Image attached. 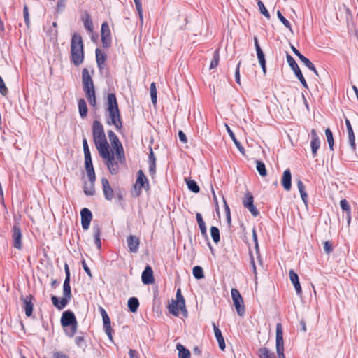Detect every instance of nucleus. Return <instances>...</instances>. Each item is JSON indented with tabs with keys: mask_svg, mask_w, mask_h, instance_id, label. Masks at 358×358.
<instances>
[{
	"mask_svg": "<svg viewBox=\"0 0 358 358\" xmlns=\"http://www.w3.org/2000/svg\"><path fill=\"white\" fill-rule=\"evenodd\" d=\"M231 297L234 302V305L236 310V312L239 316H243L245 313V306L243 305V298L239 292V291L236 289H231Z\"/></svg>",
	"mask_w": 358,
	"mask_h": 358,
	"instance_id": "1a4fd4ad",
	"label": "nucleus"
},
{
	"mask_svg": "<svg viewBox=\"0 0 358 358\" xmlns=\"http://www.w3.org/2000/svg\"><path fill=\"white\" fill-rule=\"evenodd\" d=\"M277 16L279 20L284 24L286 28L292 30V25L290 22L282 15L280 10L277 11Z\"/></svg>",
	"mask_w": 358,
	"mask_h": 358,
	"instance_id": "de8ad7c7",
	"label": "nucleus"
},
{
	"mask_svg": "<svg viewBox=\"0 0 358 358\" xmlns=\"http://www.w3.org/2000/svg\"><path fill=\"white\" fill-rule=\"evenodd\" d=\"M22 231L17 224H15L12 228V240H13V246L15 249L19 250L22 248Z\"/></svg>",
	"mask_w": 358,
	"mask_h": 358,
	"instance_id": "ddd939ff",
	"label": "nucleus"
},
{
	"mask_svg": "<svg viewBox=\"0 0 358 358\" xmlns=\"http://www.w3.org/2000/svg\"><path fill=\"white\" fill-rule=\"evenodd\" d=\"M84 57L83 38L79 34L74 33L71 41V61L78 66L83 62Z\"/></svg>",
	"mask_w": 358,
	"mask_h": 358,
	"instance_id": "39448f33",
	"label": "nucleus"
},
{
	"mask_svg": "<svg viewBox=\"0 0 358 358\" xmlns=\"http://www.w3.org/2000/svg\"><path fill=\"white\" fill-rule=\"evenodd\" d=\"M106 113L108 114L109 118L106 120L108 125H114L117 130L122 127V121L116 95L114 93H109L107 96V108Z\"/></svg>",
	"mask_w": 358,
	"mask_h": 358,
	"instance_id": "f257e3e1",
	"label": "nucleus"
},
{
	"mask_svg": "<svg viewBox=\"0 0 358 358\" xmlns=\"http://www.w3.org/2000/svg\"><path fill=\"white\" fill-rule=\"evenodd\" d=\"M276 354L271 352L266 348H260L258 350V355L260 358H285L284 353L283 329L281 323L276 324L275 338Z\"/></svg>",
	"mask_w": 358,
	"mask_h": 358,
	"instance_id": "f03ea898",
	"label": "nucleus"
},
{
	"mask_svg": "<svg viewBox=\"0 0 358 358\" xmlns=\"http://www.w3.org/2000/svg\"><path fill=\"white\" fill-rule=\"evenodd\" d=\"M150 96L152 102L155 104L157 103V89L155 83H152L150 85Z\"/></svg>",
	"mask_w": 358,
	"mask_h": 358,
	"instance_id": "3c124183",
	"label": "nucleus"
},
{
	"mask_svg": "<svg viewBox=\"0 0 358 358\" xmlns=\"http://www.w3.org/2000/svg\"><path fill=\"white\" fill-rule=\"evenodd\" d=\"M136 190H138V196L140 194L143 188L148 190L149 189V183L148 178L145 176L143 170L140 169L137 172V179L134 185Z\"/></svg>",
	"mask_w": 358,
	"mask_h": 358,
	"instance_id": "4468645a",
	"label": "nucleus"
},
{
	"mask_svg": "<svg viewBox=\"0 0 358 358\" xmlns=\"http://www.w3.org/2000/svg\"><path fill=\"white\" fill-rule=\"evenodd\" d=\"M75 343L79 348H84L86 347V342L83 336H78L75 338Z\"/></svg>",
	"mask_w": 358,
	"mask_h": 358,
	"instance_id": "864d4df0",
	"label": "nucleus"
},
{
	"mask_svg": "<svg viewBox=\"0 0 358 358\" xmlns=\"http://www.w3.org/2000/svg\"><path fill=\"white\" fill-rule=\"evenodd\" d=\"M178 138L181 142L183 143H186L187 142V138L185 134L182 131H179L178 132Z\"/></svg>",
	"mask_w": 358,
	"mask_h": 358,
	"instance_id": "338daca9",
	"label": "nucleus"
},
{
	"mask_svg": "<svg viewBox=\"0 0 358 358\" xmlns=\"http://www.w3.org/2000/svg\"><path fill=\"white\" fill-rule=\"evenodd\" d=\"M52 358H70L68 355L62 352L56 351L53 352Z\"/></svg>",
	"mask_w": 358,
	"mask_h": 358,
	"instance_id": "69168bd1",
	"label": "nucleus"
},
{
	"mask_svg": "<svg viewBox=\"0 0 358 358\" xmlns=\"http://www.w3.org/2000/svg\"><path fill=\"white\" fill-rule=\"evenodd\" d=\"M81 224L84 230H87L90 227L92 219V212L87 208H84L80 211Z\"/></svg>",
	"mask_w": 358,
	"mask_h": 358,
	"instance_id": "f3484780",
	"label": "nucleus"
},
{
	"mask_svg": "<svg viewBox=\"0 0 358 358\" xmlns=\"http://www.w3.org/2000/svg\"><path fill=\"white\" fill-rule=\"evenodd\" d=\"M127 242L130 252L136 253L138 252L140 245V240L138 237L134 235H129L127 237Z\"/></svg>",
	"mask_w": 358,
	"mask_h": 358,
	"instance_id": "4be33fe9",
	"label": "nucleus"
},
{
	"mask_svg": "<svg viewBox=\"0 0 358 358\" xmlns=\"http://www.w3.org/2000/svg\"><path fill=\"white\" fill-rule=\"evenodd\" d=\"M210 235L212 237L213 241L217 243L220 240V231L217 227H210Z\"/></svg>",
	"mask_w": 358,
	"mask_h": 358,
	"instance_id": "c03bdc74",
	"label": "nucleus"
},
{
	"mask_svg": "<svg viewBox=\"0 0 358 358\" xmlns=\"http://www.w3.org/2000/svg\"><path fill=\"white\" fill-rule=\"evenodd\" d=\"M129 358H139L138 352L136 350L129 349Z\"/></svg>",
	"mask_w": 358,
	"mask_h": 358,
	"instance_id": "774afa93",
	"label": "nucleus"
},
{
	"mask_svg": "<svg viewBox=\"0 0 358 358\" xmlns=\"http://www.w3.org/2000/svg\"><path fill=\"white\" fill-rule=\"evenodd\" d=\"M345 124L347 127L348 134V142L352 149V152L356 151V143H355V134L350 124V122L348 119H345Z\"/></svg>",
	"mask_w": 358,
	"mask_h": 358,
	"instance_id": "5701e85b",
	"label": "nucleus"
},
{
	"mask_svg": "<svg viewBox=\"0 0 358 358\" xmlns=\"http://www.w3.org/2000/svg\"><path fill=\"white\" fill-rule=\"evenodd\" d=\"M107 134L113 148H116L117 147H120V145H122L119 138L114 131L112 130H108Z\"/></svg>",
	"mask_w": 358,
	"mask_h": 358,
	"instance_id": "7c9ffc66",
	"label": "nucleus"
},
{
	"mask_svg": "<svg viewBox=\"0 0 358 358\" xmlns=\"http://www.w3.org/2000/svg\"><path fill=\"white\" fill-rule=\"evenodd\" d=\"M340 206L343 211L345 213L346 218L348 223H350L351 220V208L349 202L345 199H342L340 202Z\"/></svg>",
	"mask_w": 358,
	"mask_h": 358,
	"instance_id": "473e14b6",
	"label": "nucleus"
},
{
	"mask_svg": "<svg viewBox=\"0 0 358 358\" xmlns=\"http://www.w3.org/2000/svg\"><path fill=\"white\" fill-rule=\"evenodd\" d=\"M99 155L106 160V164L112 175H116L119 172V162L115 159V154L108 150L99 154Z\"/></svg>",
	"mask_w": 358,
	"mask_h": 358,
	"instance_id": "0eeeda50",
	"label": "nucleus"
},
{
	"mask_svg": "<svg viewBox=\"0 0 358 358\" xmlns=\"http://www.w3.org/2000/svg\"><path fill=\"white\" fill-rule=\"evenodd\" d=\"M0 93L2 95H6L8 93V90L6 87L5 83L1 76H0Z\"/></svg>",
	"mask_w": 358,
	"mask_h": 358,
	"instance_id": "4d7b16f0",
	"label": "nucleus"
},
{
	"mask_svg": "<svg viewBox=\"0 0 358 358\" xmlns=\"http://www.w3.org/2000/svg\"><path fill=\"white\" fill-rule=\"evenodd\" d=\"M192 273H193L194 277L196 280H200V279H202L204 278L203 270L202 267L200 266H195L193 268Z\"/></svg>",
	"mask_w": 358,
	"mask_h": 358,
	"instance_id": "37998d69",
	"label": "nucleus"
},
{
	"mask_svg": "<svg viewBox=\"0 0 358 358\" xmlns=\"http://www.w3.org/2000/svg\"><path fill=\"white\" fill-rule=\"evenodd\" d=\"M219 52L218 50H215L213 54V58L210 62V69L215 68L219 64Z\"/></svg>",
	"mask_w": 358,
	"mask_h": 358,
	"instance_id": "8fccbe9b",
	"label": "nucleus"
},
{
	"mask_svg": "<svg viewBox=\"0 0 358 358\" xmlns=\"http://www.w3.org/2000/svg\"><path fill=\"white\" fill-rule=\"evenodd\" d=\"M85 166L87 177L90 182H94L96 180V175L92 164V158L85 159Z\"/></svg>",
	"mask_w": 358,
	"mask_h": 358,
	"instance_id": "412c9836",
	"label": "nucleus"
},
{
	"mask_svg": "<svg viewBox=\"0 0 358 358\" xmlns=\"http://www.w3.org/2000/svg\"><path fill=\"white\" fill-rule=\"evenodd\" d=\"M141 280L144 285H150L154 282L153 271L150 266H147L141 275Z\"/></svg>",
	"mask_w": 358,
	"mask_h": 358,
	"instance_id": "6ab92c4d",
	"label": "nucleus"
},
{
	"mask_svg": "<svg viewBox=\"0 0 358 358\" xmlns=\"http://www.w3.org/2000/svg\"><path fill=\"white\" fill-rule=\"evenodd\" d=\"M176 349L178 351L179 358H191V354L188 349L180 343L176 345Z\"/></svg>",
	"mask_w": 358,
	"mask_h": 358,
	"instance_id": "f704fd0d",
	"label": "nucleus"
},
{
	"mask_svg": "<svg viewBox=\"0 0 358 358\" xmlns=\"http://www.w3.org/2000/svg\"><path fill=\"white\" fill-rule=\"evenodd\" d=\"M66 6V0H59L57 3V12L61 13Z\"/></svg>",
	"mask_w": 358,
	"mask_h": 358,
	"instance_id": "bf43d9fd",
	"label": "nucleus"
},
{
	"mask_svg": "<svg viewBox=\"0 0 358 358\" xmlns=\"http://www.w3.org/2000/svg\"><path fill=\"white\" fill-rule=\"evenodd\" d=\"M92 131L94 143L99 154L110 149L104 131L103 125L99 120H94L92 125Z\"/></svg>",
	"mask_w": 358,
	"mask_h": 358,
	"instance_id": "20e7f679",
	"label": "nucleus"
},
{
	"mask_svg": "<svg viewBox=\"0 0 358 358\" xmlns=\"http://www.w3.org/2000/svg\"><path fill=\"white\" fill-rule=\"evenodd\" d=\"M83 146L84 151V157L85 159L92 158L91 152L88 146L87 141L85 138L83 139Z\"/></svg>",
	"mask_w": 358,
	"mask_h": 358,
	"instance_id": "09e8293b",
	"label": "nucleus"
},
{
	"mask_svg": "<svg viewBox=\"0 0 358 358\" xmlns=\"http://www.w3.org/2000/svg\"><path fill=\"white\" fill-rule=\"evenodd\" d=\"M226 127H227V133L229 134L230 138H231V140L234 141V144L236 145V146L237 147V148L238 149V150L241 152V153H243L244 152V148L243 147V145H241V143L236 139V136L234 134V133L232 131V130L230 129V127L226 124Z\"/></svg>",
	"mask_w": 358,
	"mask_h": 358,
	"instance_id": "e433bc0d",
	"label": "nucleus"
},
{
	"mask_svg": "<svg viewBox=\"0 0 358 358\" xmlns=\"http://www.w3.org/2000/svg\"><path fill=\"white\" fill-rule=\"evenodd\" d=\"M196 221L198 222V224H199V229L201 230V234L205 236V238L208 241V244L210 250H212L211 244H210V243L209 241V239L208 238L206 223H205V222H204V220H203V219L202 217V215H201V214L200 213H196Z\"/></svg>",
	"mask_w": 358,
	"mask_h": 358,
	"instance_id": "a878e982",
	"label": "nucleus"
},
{
	"mask_svg": "<svg viewBox=\"0 0 358 358\" xmlns=\"http://www.w3.org/2000/svg\"><path fill=\"white\" fill-rule=\"evenodd\" d=\"M286 57H287V63H288L289 66H290V68L292 69V70L294 71L296 77L299 80V81L301 82V83L305 88H308V84L302 74V72H301L300 68L299 67L297 63L296 62L295 59L287 52Z\"/></svg>",
	"mask_w": 358,
	"mask_h": 358,
	"instance_id": "6e6552de",
	"label": "nucleus"
},
{
	"mask_svg": "<svg viewBox=\"0 0 358 358\" xmlns=\"http://www.w3.org/2000/svg\"><path fill=\"white\" fill-rule=\"evenodd\" d=\"M136 6V8L137 10V13L138 14L139 18L141 21H143V8H142V3L141 0H134Z\"/></svg>",
	"mask_w": 358,
	"mask_h": 358,
	"instance_id": "5fc2aeb1",
	"label": "nucleus"
},
{
	"mask_svg": "<svg viewBox=\"0 0 358 358\" xmlns=\"http://www.w3.org/2000/svg\"><path fill=\"white\" fill-rule=\"evenodd\" d=\"M324 250L327 254H329L333 251L331 242L329 241H326L324 243Z\"/></svg>",
	"mask_w": 358,
	"mask_h": 358,
	"instance_id": "13d9d810",
	"label": "nucleus"
},
{
	"mask_svg": "<svg viewBox=\"0 0 358 358\" xmlns=\"http://www.w3.org/2000/svg\"><path fill=\"white\" fill-rule=\"evenodd\" d=\"M83 24L85 28L89 31H92L93 30V24L91 20L90 15L88 13L85 14V17L83 19Z\"/></svg>",
	"mask_w": 358,
	"mask_h": 358,
	"instance_id": "a18cd8bd",
	"label": "nucleus"
},
{
	"mask_svg": "<svg viewBox=\"0 0 358 358\" xmlns=\"http://www.w3.org/2000/svg\"><path fill=\"white\" fill-rule=\"evenodd\" d=\"M81 264H82V266L84 269V271H85V273H87V275L92 278V272H91V270L90 269V268L88 267V266L87 265V263L85 262V259H83L81 261Z\"/></svg>",
	"mask_w": 358,
	"mask_h": 358,
	"instance_id": "e2e57ef3",
	"label": "nucleus"
},
{
	"mask_svg": "<svg viewBox=\"0 0 358 358\" xmlns=\"http://www.w3.org/2000/svg\"><path fill=\"white\" fill-rule=\"evenodd\" d=\"M94 244L99 250L101 248V228L98 224H94L92 227Z\"/></svg>",
	"mask_w": 358,
	"mask_h": 358,
	"instance_id": "bb28decb",
	"label": "nucleus"
},
{
	"mask_svg": "<svg viewBox=\"0 0 358 358\" xmlns=\"http://www.w3.org/2000/svg\"><path fill=\"white\" fill-rule=\"evenodd\" d=\"M95 54L97 66L99 71H101L104 69V63L107 59V56L105 53H101L99 48L96 49Z\"/></svg>",
	"mask_w": 358,
	"mask_h": 358,
	"instance_id": "c85d7f7f",
	"label": "nucleus"
},
{
	"mask_svg": "<svg viewBox=\"0 0 358 358\" xmlns=\"http://www.w3.org/2000/svg\"><path fill=\"white\" fill-rule=\"evenodd\" d=\"M289 276L291 282H292L297 295L301 296L302 294V289L299 282V279L297 273L294 270L291 269L289 271Z\"/></svg>",
	"mask_w": 358,
	"mask_h": 358,
	"instance_id": "393cba45",
	"label": "nucleus"
},
{
	"mask_svg": "<svg viewBox=\"0 0 358 358\" xmlns=\"http://www.w3.org/2000/svg\"><path fill=\"white\" fill-rule=\"evenodd\" d=\"M185 182L187 186V188L189 191L194 193H199L200 191V187L197 185L196 182L194 180H192L191 178H185Z\"/></svg>",
	"mask_w": 358,
	"mask_h": 358,
	"instance_id": "c9c22d12",
	"label": "nucleus"
},
{
	"mask_svg": "<svg viewBox=\"0 0 358 358\" xmlns=\"http://www.w3.org/2000/svg\"><path fill=\"white\" fill-rule=\"evenodd\" d=\"M20 300L22 302V308L25 311V315L27 317H31L33 314V310H34V303L33 301L34 300V296L31 294H29L28 296H24L22 295L20 296Z\"/></svg>",
	"mask_w": 358,
	"mask_h": 358,
	"instance_id": "2eb2a0df",
	"label": "nucleus"
},
{
	"mask_svg": "<svg viewBox=\"0 0 358 358\" xmlns=\"http://www.w3.org/2000/svg\"><path fill=\"white\" fill-rule=\"evenodd\" d=\"M115 150V154L116 156L117 160L120 163H123L125 162V155H124V151L122 145H120V147H117L116 148H113Z\"/></svg>",
	"mask_w": 358,
	"mask_h": 358,
	"instance_id": "58836bf2",
	"label": "nucleus"
},
{
	"mask_svg": "<svg viewBox=\"0 0 358 358\" xmlns=\"http://www.w3.org/2000/svg\"><path fill=\"white\" fill-rule=\"evenodd\" d=\"M281 183L286 191H289L292 188V173L289 169L284 171Z\"/></svg>",
	"mask_w": 358,
	"mask_h": 358,
	"instance_id": "b1692460",
	"label": "nucleus"
},
{
	"mask_svg": "<svg viewBox=\"0 0 358 358\" xmlns=\"http://www.w3.org/2000/svg\"><path fill=\"white\" fill-rule=\"evenodd\" d=\"M103 329H110V328H112L111 327V325H110V319L109 317V316H105V317H103Z\"/></svg>",
	"mask_w": 358,
	"mask_h": 358,
	"instance_id": "052dcab7",
	"label": "nucleus"
},
{
	"mask_svg": "<svg viewBox=\"0 0 358 358\" xmlns=\"http://www.w3.org/2000/svg\"><path fill=\"white\" fill-rule=\"evenodd\" d=\"M325 135L329 144V149L334 150V140L333 133L329 128L325 129Z\"/></svg>",
	"mask_w": 358,
	"mask_h": 358,
	"instance_id": "79ce46f5",
	"label": "nucleus"
},
{
	"mask_svg": "<svg viewBox=\"0 0 358 358\" xmlns=\"http://www.w3.org/2000/svg\"><path fill=\"white\" fill-rule=\"evenodd\" d=\"M301 62L304 64V65L310 71H312L315 76H319L318 71H317L315 65L312 63V62L308 59L307 57H304L300 60Z\"/></svg>",
	"mask_w": 358,
	"mask_h": 358,
	"instance_id": "ea45409f",
	"label": "nucleus"
},
{
	"mask_svg": "<svg viewBox=\"0 0 358 358\" xmlns=\"http://www.w3.org/2000/svg\"><path fill=\"white\" fill-rule=\"evenodd\" d=\"M310 147L312 151L313 157H315L317 155V150L320 147V140L317 134L315 129H313L310 132Z\"/></svg>",
	"mask_w": 358,
	"mask_h": 358,
	"instance_id": "dca6fc26",
	"label": "nucleus"
},
{
	"mask_svg": "<svg viewBox=\"0 0 358 358\" xmlns=\"http://www.w3.org/2000/svg\"><path fill=\"white\" fill-rule=\"evenodd\" d=\"M260 13L264 15L267 19H270L271 15L269 14V12L266 8L264 4L262 3H259L258 5Z\"/></svg>",
	"mask_w": 358,
	"mask_h": 358,
	"instance_id": "6e6d98bb",
	"label": "nucleus"
},
{
	"mask_svg": "<svg viewBox=\"0 0 358 358\" xmlns=\"http://www.w3.org/2000/svg\"><path fill=\"white\" fill-rule=\"evenodd\" d=\"M101 38L103 48H108L111 45V33L109 25L106 22L101 24Z\"/></svg>",
	"mask_w": 358,
	"mask_h": 358,
	"instance_id": "f8f14e48",
	"label": "nucleus"
},
{
	"mask_svg": "<svg viewBox=\"0 0 358 358\" xmlns=\"http://www.w3.org/2000/svg\"><path fill=\"white\" fill-rule=\"evenodd\" d=\"M60 322L65 334L72 338L78 329V322L74 313L69 310L63 312Z\"/></svg>",
	"mask_w": 358,
	"mask_h": 358,
	"instance_id": "423d86ee",
	"label": "nucleus"
},
{
	"mask_svg": "<svg viewBox=\"0 0 358 358\" xmlns=\"http://www.w3.org/2000/svg\"><path fill=\"white\" fill-rule=\"evenodd\" d=\"M101 184L105 199L108 201H111L114 196V191L111 188L108 179L103 178L101 179Z\"/></svg>",
	"mask_w": 358,
	"mask_h": 358,
	"instance_id": "aec40b11",
	"label": "nucleus"
},
{
	"mask_svg": "<svg viewBox=\"0 0 358 358\" xmlns=\"http://www.w3.org/2000/svg\"><path fill=\"white\" fill-rule=\"evenodd\" d=\"M48 34L51 39H57L58 35V31L57 29H51L48 31Z\"/></svg>",
	"mask_w": 358,
	"mask_h": 358,
	"instance_id": "0e129e2a",
	"label": "nucleus"
},
{
	"mask_svg": "<svg viewBox=\"0 0 358 358\" xmlns=\"http://www.w3.org/2000/svg\"><path fill=\"white\" fill-rule=\"evenodd\" d=\"M23 16L24 19V22L27 27V28L30 26V20H29V8L27 4L24 5L23 8Z\"/></svg>",
	"mask_w": 358,
	"mask_h": 358,
	"instance_id": "603ef678",
	"label": "nucleus"
},
{
	"mask_svg": "<svg viewBox=\"0 0 358 358\" xmlns=\"http://www.w3.org/2000/svg\"><path fill=\"white\" fill-rule=\"evenodd\" d=\"M213 327L215 332V338L217 341L219 348L221 350H224L226 345L224 337L222 334V332L220 329L217 327V325L215 323H213Z\"/></svg>",
	"mask_w": 358,
	"mask_h": 358,
	"instance_id": "cd10ccee",
	"label": "nucleus"
},
{
	"mask_svg": "<svg viewBox=\"0 0 358 358\" xmlns=\"http://www.w3.org/2000/svg\"><path fill=\"white\" fill-rule=\"evenodd\" d=\"M78 110L79 114L82 118H85L87 117L88 108L86 101L84 99H80L78 100Z\"/></svg>",
	"mask_w": 358,
	"mask_h": 358,
	"instance_id": "72a5a7b5",
	"label": "nucleus"
},
{
	"mask_svg": "<svg viewBox=\"0 0 358 358\" xmlns=\"http://www.w3.org/2000/svg\"><path fill=\"white\" fill-rule=\"evenodd\" d=\"M128 308L131 313H136L139 307V301L136 297H131L128 300Z\"/></svg>",
	"mask_w": 358,
	"mask_h": 358,
	"instance_id": "4c0bfd02",
	"label": "nucleus"
},
{
	"mask_svg": "<svg viewBox=\"0 0 358 358\" xmlns=\"http://www.w3.org/2000/svg\"><path fill=\"white\" fill-rule=\"evenodd\" d=\"M243 206L247 208L254 217H257L259 212L254 205V198L250 192H247L243 200Z\"/></svg>",
	"mask_w": 358,
	"mask_h": 358,
	"instance_id": "9b49d317",
	"label": "nucleus"
},
{
	"mask_svg": "<svg viewBox=\"0 0 358 358\" xmlns=\"http://www.w3.org/2000/svg\"><path fill=\"white\" fill-rule=\"evenodd\" d=\"M82 83L83 90L94 88V82L86 68H84L82 71Z\"/></svg>",
	"mask_w": 358,
	"mask_h": 358,
	"instance_id": "a211bd4d",
	"label": "nucleus"
},
{
	"mask_svg": "<svg viewBox=\"0 0 358 358\" xmlns=\"http://www.w3.org/2000/svg\"><path fill=\"white\" fill-rule=\"evenodd\" d=\"M254 43H255V50H256L257 56L258 58L259 63L265 62H266L265 55L259 44L258 38L257 36L254 37Z\"/></svg>",
	"mask_w": 358,
	"mask_h": 358,
	"instance_id": "c756f323",
	"label": "nucleus"
},
{
	"mask_svg": "<svg viewBox=\"0 0 358 358\" xmlns=\"http://www.w3.org/2000/svg\"><path fill=\"white\" fill-rule=\"evenodd\" d=\"M65 280L63 284V297L59 299L56 296H52L51 301L54 306L58 310L64 309L72 298L70 286L71 273L67 264H64Z\"/></svg>",
	"mask_w": 358,
	"mask_h": 358,
	"instance_id": "7ed1b4c3",
	"label": "nucleus"
},
{
	"mask_svg": "<svg viewBox=\"0 0 358 358\" xmlns=\"http://www.w3.org/2000/svg\"><path fill=\"white\" fill-rule=\"evenodd\" d=\"M169 311L171 314L174 316H178L179 310H181L182 314L184 317H187L188 315V312L186 309L185 306V301H180L178 302H173L168 306Z\"/></svg>",
	"mask_w": 358,
	"mask_h": 358,
	"instance_id": "9d476101",
	"label": "nucleus"
},
{
	"mask_svg": "<svg viewBox=\"0 0 358 358\" xmlns=\"http://www.w3.org/2000/svg\"><path fill=\"white\" fill-rule=\"evenodd\" d=\"M240 65H241V62H238V64H237L236 68V71H235V80H236V82L238 85H241V80H240Z\"/></svg>",
	"mask_w": 358,
	"mask_h": 358,
	"instance_id": "680f3d73",
	"label": "nucleus"
},
{
	"mask_svg": "<svg viewBox=\"0 0 358 358\" xmlns=\"http://www.w3.org/2000/svg\"><path fill=\"white\" fill-rule=\"evenodd\" d=\"M83 91L85 94L86 98H87L89 103L92 106L95 107L96 105V101L94 88H92L90 90L87 89V90H83Z\"/></svg>",
	"mask_w": 358,
	"mask_h": 358,
	"instance_id": "2f4dec72",
	"label": "nucleus"
},
{
	"mask_svg": "<svg viewBox=\"0 0 358 358\" xmlns=\"http://www.w3.org/2000/svg\"><path fill=\"white\" fill-rule=\"evenodd\" d=\"M94 182H90L89 185L85 184L84 186V193L87 196H93L95 194Z\"/></svg>",
	"mask_w": 358,
	"mask_h": 358,
	"instance_id": "49530a36",
	"label": "nucleus"
},
{
	"mask_svg": "<svg viewBox=\"0 0 358 358\" xmlns=\"http://www.w3.org/2000/svg\"><path fill=\"white\" fill-rule=\"evenodd\" d=\"M256 169L261 176L264 177L267 175L266 166L263 162L256 160Z\"/></svg>",
	"mask_w": 358,
	"mask_h": 358,
	"instance_id": "a19ab883",
	"label": "nucleus"
}]
</instances>
